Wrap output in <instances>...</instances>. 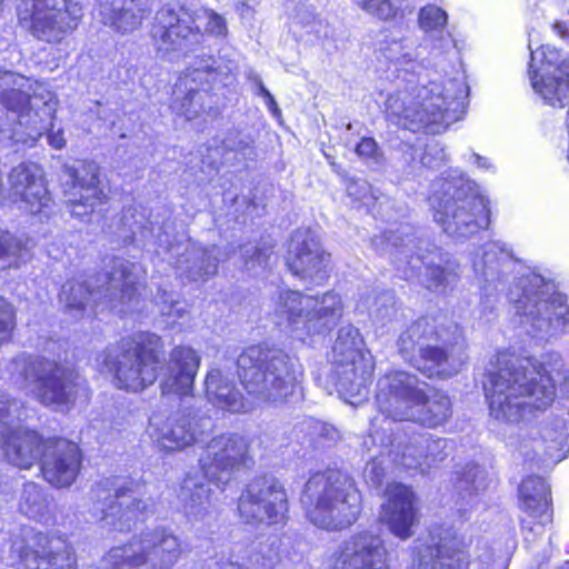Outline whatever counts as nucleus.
Wrapping results in <instances>:
<instances>
[{
	"label": "nucleus",
	"mask_w": 569,
	"mask_h": 569,
	"mask_svg": "<svg viewBox=\"0 0 569 569\" xmlns=\"http://www.w3.org/2000/svg\"><path fill=\"white\" fill-rule=\"evenodd\" d=\"M490 416L506 423H516L533 410H545L556 397L551 378L530 359L500 356L498 369L486 386Z\"/></svg>",
	"instance_id": "f257e3e1"
},
{
	"label": "nucleus",
	"mask_w": 569,
	"mask_h": 569,
	"mask_svg": "<svg viewBox=\"0 0 569 569\" xmlns=\"http://www.w3.org/2000/svg\"><path fill=\"white\" fill-rule=\"evenodd\" d=\"M427 385L407 371H391L377 382L376 405L392 421H412L429 428L445 423L451 416V401L442 392L429 397Z\"/></svg>",
	"instance_id": "f03ea898"
},
{
	"label": "nucleus",
	"mask_w": 569,
	"mask_h": 569,
	"mask_svg": "<svg viewBox=\"0 0 569 569\" xmlns=\"http://www.w3.org/2000/svg\"><path fill=\"white\" fill-rule=\"evenodd\" d=\"M301 502L308 519L327 530L351 526L361 512V496L353 481L339 470L313 475L305 485Z\"/></svg>",
	"instance_id": "7ed1b4c3"
},
{
	"label": "nucleus",
	"mask_w": 569,
	"mask_h": 569,
	"mask_svg": "<svg viewBox=\"0 0 569 569\" xmlns=\"http://www.w3.org/2000/svg\"><path fill=\"white\" fill-rule=\"evenodd\" d=\"M276 313L283 319L287 333L303 343L326 337L342 317L343 302L335 291L308 295L283 289L273 298Z\"/></svg>",
	"instance_id": "20e7f679"
},
{
	"label": "nucleus",
	"mask_w": 569,
	"mask_h": 569,
	"mask_svg": "<svg viewBox=\"0 0 569 569\" xmlns=\"http://www.w3.org/2000/svg\"><path fill=\"white\" fill-rule=\"evenodd\" d=\"M237 373L254 400L278 402L292 393L299 366L280 350L252 346L239 355Z\"/></svg>",
	"instance_id": "39448f33"
},
{
	"label": "nucleus",
	"mask_w": 569,
	"mask_h": 569,
	"mask_svg": "<svg viewBox=\"0 0 569 569\" xmlns=\"http://www.w3.org/2000/svg\"><path fill=\"white\" fill-rule=\"evenodd\" d=\"M7 371L14 385L44 406H66L74 401L77 375L61 362L23 353L10 361Z\"/></svg>",
	"instance_id": "423d86ee"
},
{
	"label": "nucleus",
	"mask_w": 569,
	"mask_h": 569,
	"mask_svg": "<svg viewBox=\"0 0 569 569\" xmlns=\"http://www.w3.org/2000/svg\"><path fill=\"white\" fill-rule=\"evenodd\" d=\"M435 220L451 236L465 238L489 224L486 199L462 180L441 181L429 198Z\"/></svg>",
	"instance_id": "0eeeda50"
},
{
	"label": "nucleus",
	"mask_w": 569,
	"mask_h": 569,
	"mask_svg": "<svg viewBox=\"0 0 569 569\" xmlns=\"http://www.w3.org/2000/svg\"><path fill=\"white\" fill-rule=\"evenodd\" d=\"M460 103L452 96L445 94L441 84L432 82L427 87H410L390 94L385 103L387 118L396 124L417 131L455 119L451 108Z\"/></svg>",
	"instance_id": "6e6552de"
},
{
	"label": "nucleus",
	"mask_w": 569,
	"mask_h": 569,
	"mask_svg": "<svg viewBox=\"0 0 569 569\" xmlns=\"http://www.w3.org/2000/svg\"><path fill=\"white\" fill-rule=\"evenodd\" d=\"M133 264L123 259L113 261L112 270L93 280H71L62 286L60 300L70 310L81 311L88 306H98L108 300L113 308L130 303L136 299V276Z\"/></svg>",
	"instance_id": "1a4fd4ad"
},
{
	"label": "nucleus",
	"mask_w": 569,
	"mask_h": 569,
	"mask_svg": "<svg viewBox=\"0 0 569 569\" xmlns=\"http://www.w3.org/2000/svg\"><path fill=\"white\" fill-rule=\"evenodd\" d=\"M362 346L363 341L356 327L347 325L339 329L332 348V363L341 392L360 396L367 390L372 366L365 357Z\"/></svg>",
	"instance_id": "9d476101"
},
{
	"label": "nucleus",
	"mask_w": 569,
	"mask_h": 569,
	"mask_svg": "<svg viewBox=\"0 0 569 569\" xmlns=\"http://www.w3.org/2000/svg\"><path fill=\"white\" fill-rule=\"evenodd\" d=\"M200 19H206L203 31L224 37L227 34V24L222 16L211 9H200L191 11L181 7L174 11L170 7H162L157 10L153 22L151 23L150 36L154 40H160L164 44L177 46L191 34H197L201 28L197 24Z\"/></svg>",
	"instance_id": "9b49d317"
},
{
	"label": "nucleus",
	"mask_w": 569,
	"mask_h": 569,
	"mask_svg": "<svg viewBox=\"0 0 569 569\" xmlns=\"http://www.w3.org/2000/svg\"><path fill=\"white\" fill-rule=\"evenodd\" d=\"M532 289H526L523 296L517 301V309L523 312L526 323L531 326L529 333L551 338L562 332L569 321V308L560 293L545 298L547 292L538 290L542 287V279L533 277L530 280Z\"/></svg>",
	"instance_id": "f8f14e48"
},
{
	"label": "nucleus",
	"mask_w": 569,
	"mask_h": 569,
	"mask_svg": "<svg viewBox=\"0 0 569 569\" xmlns=\"http://www.w3.org/2000/svg\"><path fill=\"white\" fill-rule=\"evenodd\" d=\"M211 428L212 422L209 417L186 408L171 417H167L163 412L152 413L147 432L161 448L182 450L193 446Z\"/></svg>",
	"instance_id": "ddd939ff"
},
{
	"label": "nucleus",
	"mask_w": 569,
	"mask_h": 569,
	"mask_svg": "<svg viewBox=\"0 0 569 569\" xmlns=\"http://www.w3.org/2000/svg\"><path fill=\"white\" fill-rule=\"evenodd\" d=\"M288 510L287 492L271 476L254 478L241 493L238 511L246 523H278Z\"/></svg>",
	"instance_id": "4468645a"
},
{
	"label": "nucleus",
	"mask_w": 569,
	"mask_h": 569,
	"mask_svg": "<svg viewBox=\"0 0 569 569\" xmlns=\"http://www.w3.org/2000/svg\"><path fill=\"white\" fill-rule=\"evenodd\" d=\"M250 445L239 433H222L213 437L199 459L200 469L210 482L228 483L232 476L248 467L251 461Z\"/></svg>",
	"instance_id": "2eb2a0df"
},
{
	"label": "nucleus",
	"mask_w": 569,
	"mask_h": 569,
	"mask_svg": "<svg viewBox=\"0 0 569 569\" xmlns=\"http://www.w3.org/2000/svg\"><path fill=\"white\" fill-rule=\"evenodd\" d=\"M287 264L308 289L323 284L330 276V254L322 249L318 237L308 229L293 232Z\"/></svg>",
	"instance_id": "dca6fc26"
},
{
	"label": "nucleus",
	"mask_w": 569,
	"mask_h": 569,
	"mask_svg": "<svg viewBox=\"0 0 569 569\" xmlns=\"http://www.w3.org/2000/svg\"><path fill=\"white\" fill-rule=\"evenodd\" d=\"M538 61L539 67L531 76L533 89L551 106L565 107L569 99V56L556 48L541 46L531 51V64Z\"/></svg>",
	"instance_id": "f3484780"
},
{
	"label": "nucleus",
	"mask_w": 569,
	"mask_h": 569,
	"mask_svg": "<svg viewBox=\"0 0 569 569\" xmlns=\"http://www.w3.org/2000/svg\"><path fill=\"white\" fill-rule=\"evenodd\" d=\"M469 565L463 541L451 528L433 527L417 548L412 569H467Z\"/></svg>",
	"instance_id": "a211bd4d"
},
{
	"label": "nucleus",
	"mask_w": 569,
	"mask_h": 569,
	"mask_svg": "<svg viewBox=\"0 0 569 569\" xmlns=\"http://www.w3.org/2000/svg\"><path fill=\"white\" fill-rule=\"evenodd\" d=\"M18 569H76L71 547L60 538L26 530Z\"/></svg>",
	"instance_id": "6ab92c4d"
},
{
	"label": "nucleus",
	"mask_w": 569,
	"mask_h": 569,
	"mask_svg": "<svg viewBox=\"0 0 569 569\" xmlns=\"http://www.w3.org/2000/svg\"><path fill=\"white\" fill-rule=\"evenodd\" d=\"M43 479L54 488H69L81 467L77 443L63 438H48L39 459Z\"/></svg>",
	"instance_id": "aec40b11"
},
{
	"label": "nucleus",
	"mask_w": 569,
	"mask_h": 569,
	"mask_svg": "<svg viewBox=\"0 0 569 569\" xmlns=\"http://www.w3.org/2000/svg\"><path fill=\"white\" fill-rule=\"evenodd\" d=\"M9 198L19 202L21 209L31 214L47 212L52 199L47 189L42 169L33 162H23L14 167L8 176Z\"/></svg>",
	"instance_id": "412c9836"
},
{
	"label": "nucleus",
	"mask_w": 569,
	"mask_h": 569,
	"mask_svg": "<svg viewBox=\"0 0 569 569\" xmlns=\"http://www.w3.org/2000/svg\"><path fill=\"white\" fill-rule=\"evenodd\" d=\"M388 550L379 536L359 532L343 541L333 569H389Z\"/></svg>",
	"instance_id": "4be33fe9"
},
{
	"label": "nucleus",
	"mask_w": 569,
	"mask_h": 569,
	"mask_svg": "<svg viewBox=\"0 0 569 569\" xmlns=\"http://www.w3.org/2000/svg\"><path fill=\"white\" fill-rule=\"evenodd\" d=\"M380 521L400 539L412 536V528L418 522L416 496L413 491L401 483L389 485L381 505Z\"/></svg>",
	"instance_id": "5701e85b"
},
{
	"label": "nucleus",
	"mask_w": 569,
	"mask_h": 569,
	"mask_svg": "<svg viewBox=\"0 0 569 569\" xmlns=\"http://www.w3.org/2000/svg\"><path fill=\"white\" fill-rule=\"evenodd\" d=\"M102 367L114 375L117 386L137 392L142 388V342L124 338L117 350L103 356Z\"/></svg>",
	"instance_id": "b1692460"
},
{
	"label": "nucleus",
	"mask_w": 569,
	"mask_h": 569,
	"mask_svg": "<svg viewBox=\"0 0 569 569\" xmlns=\"http://www.w3.org/2000/svg\"><path fill=\"white\" fill-rule=\"evenodd\" d=\"M219 250L216 246L202 247L190 240L170 248V263L181 278L204 280L218 270Z\"/></svg>",
	"instance_id": "393cba45"
},
{
	"label": "nucleus",
	"mask_w": 569,
	"mask_h": 569,
	"mask_svg": "<svg viewBox=\"0 0 569 569\" xmlns=\"http://www.w3.org/2000/svg\"><path fill=\"white\" fill-rule=\"evenodd\" d=\"M209 66L188 69L173 87V112L188 121L200 118L207 112L204 84L209 81Z\"/></svg>",
	"instance_id": "a878e982"
},
{
	"label": "nucleus",
	"mask_w": 569,
	"mask_h": 569,
	"mask_svg": "<svg viewBox=\"0 0 569 569\" xmlns=\"http://www.w3.org/2000/svg\"><path fill=\"white\" fill-rule=\"evenodd\" d=\"M46 440L37 431L16 423L2 429L0 449L8 463L28 470L39 462Z\"/></svg>",
	"instance_id": "bb28decb"
},
{
	"label": "nucleus",
	"mask_w": 569,
	"mask_h": 569,
	"mask_svg": "<svg viewBox=\"0 0 569 569\" xmlns=\"http://www.w3.org/2000/svg\"><path fill=\"white\" fill-rule=\"evenodd\" d=\"M445 333V330H440V341L428 343L410 363L429 378L453 376L465 363L462 348L448 343Z\"/></svg>",
	"instance_id": "cd10ccee"
},
{
	"label": "nucleus",
	"mask_w": 569,
	"mask_h": 569,
	"mask_svg": "<svg viewBox=\"0 0 569 569\" xmlns=\"http://www.w3.org/2000/svg\"><path fill=\"white\" fill-rule=\"evenodd\" d=\"M30 81L26 77L0 70V102L12 113V121L18 124L38 129L39 114L30 106Z\"/></svg>",
	"instance_id": "c85d7f7f"
},
{
	"label": "nucleus",
	"mask_w": 569,
	"mask_h": 569,
	"mask_svg": "<svg viewBox=\"0 0 569 569\" xmlns=\"http://www.w3.org/2000/svg\"><path fill=\"white\" fill-rule=\"evenodd\" d=\"M200 361L201 358L194 349L184 346L176 347L166 366V373L161 381L162 392L179 396L190 395Z\"/></svg>",
	"instance_id": "c756f323"
},
{
	"label": "nucleus",
	"mask_w": 569,
	"mask_h": 569,
	"mask_svg": "<svg viewBox=\"0 0 569 569\" xmlns=\"http://www.w3.org/2000/svg\"><path fill=\"white\" fill-rule=\"evenodd\" d=\"M519 496L522 510L532 518V521L526 519L521 521L522 529L533 531L532 525L536 521L537 533H539L545 526L552 521L549 487L540 477H528L519 487Z\"/></svg>",
	"instance_id": "7c9ffc66"
},
{
	"label": "nucleus",
	"mask_w": 569,
	"mask_h": 569,
	"mask_svg": "<svg viewBox=\"0 0 569 569\" xmlns=\"http://www.w3.org/2000/svg\"><path fill=\"white\" fill-rule=\"evenodd\" d=\"M144 542V569H171L184 552L181 539L166 528L149 532Z\"/></svg>",
	"instance_id": "2f4dec72"
},
{
	"label": "nucleus",
	"mask_w": 569,
	"mask_h": 569,
	"mask_svg": "<svg viewBox=\"0 0 569 569\" xmlns=\"http://www.w3.org/2000/svg\"><path fill=\"white\" fill-rule=\"evenodd\" d=\"M445 448L446 440L419 435L398 445L396 460L407 469L425 470L445 458Z\"/></svg>",
	"instance_id": "473e14b6"
},
{
	"label": "nucleus",
	"mask_w": 569,
	"mask_h": 569,
	"mask_svg": "<svg viewBox=\"0 0 569 569\" xmlns=\"http://www.w3.org/2000/svg\"><path fill=\"white\" fill-rule=\"evenodd\" d=\"M73 192L68 199L70 214L80 220L90 216L96 206L102 201V191L99 188L100 181L94 171H88L84 176H74Z\"/></svg>",
	"instance_id": "72a5a7b5"
},
{
	"label": "nucleus",
	"mask_w": 569,
	"mask_h": 569,
	"mask_svg": "<svg viewBox=\"0 0 569 569\" xmlns=\"http://www.w3.org/2000/svg\"><path fill=\"white\" fill-rule=\"evenodd\" d=\"M440 341V330L432 319L421 318L407 327L399 336V355L409 363L428 343Z\"/></svg>",
	"instance_id": "f704fd0d"
},
{
	"label": "nucleus",
	"mask_w": 569,
	"mask_h": 569,
	"mask_svg": "<svg viewBox=\"0 0 569 569\" xmlns=\"http://www.w3.org/2000/svg\"><path fill=\"white\" fill-rule=\"evenodd\" d=\"M206 389L208 398L231 412H241L248 410L243 396L234 389L232 381L219 369H212L206 378Z\"/></svg>",
	"instance_id": "c9c22d12"
},
{
	"label": "nucleus",
	"mask_w": 569,
	"mask_h": 569,
	"mask_svg": "<svg viewBox=\"0 0 569 569\" xmlns=\"http://www.w3.org/2000/svg\"><path fill=\"white\" fill-rule=\"evenodd\" d=\"M490 482L482 467L468 465L458 476L456 491L463 503L472 505L476 498L488 489Z\"/></svg>",
	"instance_id": "e433bc0d"
},
{
	"label": "nucleus",
	"mask_w": 569,
	"mask_h": 569,
	"mask_svg": "<svg viewBox=\"0 0 569 569\" xmlns=\"http://www.w3.org/2000/svg\"><path fill=\"white\" fill-rule=\"evenodd\" d=\"M180 500L187 515L202 519L211 505V490L196 479H186L180 491Z\"/></svg>",
	"instance_id": "4c0bfd02"
},
{
	"label": "nucleus",
	"mask_w": 569,
	"mask_h": 569,
	"mask_svg": "<svg viewBox=\"0 0 569 569\" xmlns=\"http://www.w3.org/2000/svg\"><path fill=\"white\" fill-rule=\"evenodd\" d=\"M448 14L438 6L428 4L419 11L418 24L426 34L437 39L438 49H445L452 42L450 34L446 32Z\"/></svg>",
	"instance_id": "58836bf2"
},
{
	"label": "nucleus",
	"mask_w": 569,
	"mask_h": 569,
	"mask_svg": "<svg viewBox=\"0 0 569 569\" xmlns=\"http://www.w3.org/2000/svg\"><path fill=\"white\" fill-rule=\"evenodd\" d=\"M50 500L44 490L36 482L24 483L20 500L19 509L29 518H42L49 511Z\"/></svg>",
	"instance_id": "ea45409f"
},
{
	"label": "nucleus",
	"mask_w": 569,
	"mask_h": 569,
	"mask_svg": "<svg viewBox=\"0 0 569 569\" xmlns=\"http://www.w3.org/2000/svg\"><path fill=\"white\" fill-rule=\"evenodd\" d=\"M163 346L156 335H144V385L153 383L158 369L163 370Z\"/></svg>",
	"instance_id": "a19ab883"
},
{
	"label": "nucleus",
	"mask_w": 569,
	"mask_h": 569,
	"mask_svg": "<svg viewBox=\"0 0 569 569\" xmlns=\"http://www.w3.org/2000/svg\"><path fill=\"white\" fill-rule=\"evenodd\" d=\"M106 562L113 569H141L142 566V546L127 545L111 549Z\"/></svg>",
	"instance_id": "79ce46f5"
},
{
	"label": "nucleus",
	"mask_w": 569,
	"mask_h": 569,
	"mask_svg": "<svg viewBox=\"0 0 569 569\" xmlns=\"http://www.w3.org/2000/svg\"><path fill=\"white\" fill-rule=\"evenodd\" d=\"M101 18L106 26L126 33L134 30L140 24V18L129 8L117 10L101 4Z\"/></svg>",
	"instance_id": "37998d69"
},
{
	"label": "nucleus",
	"mask_w": 569,
	"mask_h": 569,
	"mask_svg": "<svg viewBox=\"0 0 569 569\" xmlns=\"http://www.w3.org/2000/svg\"><path fill=\"white\" fill-rule=\"evenodd\" d=\"M140 497V487L138 483H133L132 481H129L126 485L119 487L116 493L118 506L126 510L124 515H127L130 519L139 518Z\"/></svg>",
	"instance_id": "c03bdc74"
},
{
	"label": "nucleus",
	"mask_w": 569,
	"mask_h": 569,
	"mask_svg": "<svg viewBox=\"0 0 569 569\" xmlns=\"http://www.w3.org/2000/svg\"><path fill=\"white\" fill-rule=\"evenodd\" d=\"M26 418L27 412L23 405L6 392L0 391V426L7 429Z\"/></svg>",
	"instance_id": "a18cd8bd"
},
{
	"label": "nucleus",
	"mask_w": 569,
	"mask_h": 569,
	"mask_svg": "<svg viewBox=\"0 0 569 569\" xmlns=\"http://www.w3.org/2000/svg\"><path fill=\"white\" fill-rule=\"evenodd\" d=\"M356 4L369 14L380 20H392L401 14L400 7L392 0H353Z\"/></svg>",
	"instance_id": "49530a36"
},
{
	"label": "nucleus",
	"mask_w": 569,
	"mask_h": 569,
	"mask_svg": "<svg viewBox=\"0 0 569 569\" xmlns=\"http://www.w3.org/2000/svg\"><path fill=\"white\" fill-rule=\"evenodd\" d=\"M22 249L19 239L9 232H0V264L2 268L16 266Z\"/></svg>",
	"instance_id": "de8ad7c7"
},
{
	"label": "nucleus",
	"mask_w": 569,
	"mask_h": 569,
	"mask_svg": "<svg viewBox=\"0 0 569 569\" xmlns=\"http://www.w3.org/2000/svg\"><path fill=\"white\" fill-rule=\"evenodd\" d=\"M397 309L390 295L380 296L375 302V309L370 311L372 322L385 328L396 318Z\"/></svg>",
	"instance_id": "09e8293b"
},
{
	"label": "nucleus",
	"mask_w": 569,
	"mask_h": 569,
	"mask_svg": "<svg viewBox=\"0 0 569 569\" xmlns=\"http://www.w3.org/2000/svg\"><path fill=\"white\" fill-rule=\"evenodd\" d=\"M271 256L272 250L270 248H249L243 257L244 267L247 270L254 272L258 268H267Z\"/></svg>",
	"instance_id": "8fccbe9b"
},
{
	"label": "nucleus",
	"mask_w": 569,
	"mask_h": 569,
	"mask_svg": "<svg viewBox=\"0 0 569 569\" xmlns=\"http://www.w3.org/2000/svg\"><path fill=\"white\" fill-rule=\"evenodd\" d=\"M14 328V309L0 297V345L8 341Z\"/></svg>",
	"instance_id": "3c124183"
},
{
	"label": "nucleus",
	"mask_w": 569,
	"mask_h": 569,
	"mask_svg": "<svg viewBox=\"0 0 569 569\" xmlns=\"http://www.w3.org/2000/svg\"><path fill=\"white\" fill-rule=\"evenodd\" d=\"M456 277V273L451 270L441 267H431L428 270V287L432 290H439L441 287H447L452 283Z\"/></svg>",
	"instance_id": "603ef678"
},
{
	"label": "nucleus",
	"mask_w": 569,
	"mask_h": 569,
	"mask_svg": "<svg viewBox=\"0 0 569 569\" xmlns=\"http://www.w3.org/2000/svg\"><path fill=\"white\" fill-rule=\"evenodd\" d=\"M224 147L231 151L240 152L246 154L249 151V154L252 153V141L243 140V139H231L228 138L224 140Z\"/></svg>",
	"instance_id": "864d4df0"
},
{
	"label": "nucleus",
	"mask_w": 569,
	"mask_h": 569,
	"mask_svg": "<svg viewBox=\"0 0 569 569\" xmlns=\"http://www.w3.org/2000/svg\"><path fill=\"white\" fill-rule=\"evenodd\" d=\"M378 146L371 138H363L356 147V152L360 157L371 158L377 153Z\"/></svg>",
	"instance_id": "5fc2aeb1"
},
{
	"label": "nucleus",
	"mask_w": 569,
	"mask_h": 569,
	"mask_svg": "<svg viewBox=\"0 0 569 569\" xmlns=\"http://www.w3.org/2000/svg\"><path fill=\"white\" fill-rule=\"evenodd\" d=\"M552 29L561 39L569 41V21H556Z\"/></svg>",
	"instance_id": "6e6d98bb"
},
{
	"label": "nucleus",
	"mask_w": 569,
	"mask_h": 569,
	"mask_svg": "<svg viewBox=\"0 0 569 569\" xmlns=\"http://www.w3.org/2000/svg\"><path fill=\"white\" fill-rule=\"evenodd\" d=\"M48 140H49V143L56 148V149H62L66 144V140L62 136V132L58 131V132H51L49 136H48Z\"/></svg>",
	"instance_id": "4d7b16f0"
},
{
	"label": "nucleus",
	"mask_w": 569,
	"mask_h": 569,
	"mask_svg": "<svg viewBox=\"0 0 569 569\" xmlns=\"http://www.w3.org/2000/svg\"><path fill=\"white\" fill-rule=\"evenodd\" d=\"M161 312L166 313L168 316L177 315L180 317L182 315V310L180 308H178V302H171L170 305H167L164 302L161 308Z\"/></svg>",
	"instance_id": "13d9d810"
},
{
	"label": "nucleus",
	"mask_w": 569,
	"mask_h": 569,
	"mask_svg": "<svg viewBox=\"0 0 569 569\" xmlns=\"http://www.w3.org/2000/svg\"><path fill=\"white\" fill-rule=\"evenodd\" d=\"M264 98H266L268 108L270 110H272L274 113H279L280 111L277 107V102H276L274 98L272 97V94L270 93L269 96H267Z\"/></svg>",
	"instance_id": "bf43d9fd"
},
{
	"label": "nucleus",
	"mask_w": 569,
	"mask_h": 569,
	"mask_svg": "<svg viewBox=\"0 0 569 569\" xmlns=\"http://www.w3.org/2000/svg\"><path fill=\"white\" fill-rule=\"evenodd\" d=\"M256 82L258 84V94L262 97H267L270 94L269 90L263 86L261 79L257 78Z\"/></svg>",
	"instance_id": "052dcab7"
},
{
	"label": "nucleus",
	"mask_w": 569,
	"mask_h": 569,
	"mask_svg": "<svg viewBox=\"0 0 569 569\" xmlns=\"http://www.w3.org/2000/svg\"><path fill=\"white\" fill-rule=\"evenodd\" d=\"M473 158H475V161H476V163L478 166L483 167V168L489 167L488 163H487V159L482 158L481 156L475 153Z\"/></svg>",
	"instance_id": "680f3d73"
},
{
	"label": "nucleus",
	"mask_w": 569,
	"mask_h": 569,
	"mask_svg": "<svg viewBox=\"0 0 569 569\" xmlns=\"http://www.w3.org/2000/svg\"><path fill=\"white\" fill-rule=\"evenodd\" d=\"M219 569H242L241 566L234 562H224L220 565Z\"/></svg>",
	"instance_id": "e2e57ef3"
},
{
	"label": "nucleus",
	"mask_w": 569,
	"mask_h": 569,
	"mask_svg": "<svg viewBox=\"0 0 569 569\" xmlns=\"http://www.w3.org/2000/svg\"><path fill=\"white\" fill-rule=\"evenodd\" d=\"M377 468H378V466L376 463H372L370 467H367L366 476L368 477L370 473H375L378 477L379 475H378V472H376Z\"/></svg>",
	"instance_id": "0e129e2a"
},
{
	"label": "nucleus",
	"mask_w": 569,
	"mask_h": 569,
	"mask_svg": "<svg viewBox=\"0 0 569 569\" xmlns=\"http://www.w3.org/2000/svg\"><path fill=\"white\" fill-rule=\"evenodd\" d=\"M356 187H357V184H356V183H353V182L349 183V186H348V189H347V190H348V192H349V194H350V196H353V194L356 193V192L353 191V189H355Z\"/></svg>",
	"instance_id": "69168bd1"
},
{
	"label": "nucleus",
	"mask_w": 569,
	"mask_h": 569,
	"mask_svg": "<svg viewBox=\"0 0 569 569\" xmlns=\"http://www.w3.org/2000/svg\"><path fill=\"white\" fill-rule=\"evenodd\" d=\"M489 262H491L490 254H489L488 252H486V253L483 254V266H485V268H487V264H488Z\"/></svg>",
	"instance_id": "338daca9"
},
{
	"label": "nucleus",
	"mask_w": 569,
	"mask_h": 569,
	"mask_svg": "<svg viewBox=\"0 0 569 569\" xmlns=\"http://www.w3.org/2000/svg\"><path fill=\"white\" fill-rule=\"evenodd\" d=\"M159 4H160V1L152 0V4H151L152 7L158 8Z\"/></svg>",
	"instance_id": "774afa93"
}]
</instances>
